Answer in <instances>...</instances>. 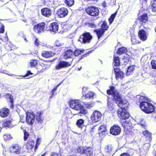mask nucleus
Segmentation results:
<instances>
[{"label": "nucleus", "mask_w": 156, "mask_h": 156, "mask_svg": "<svg viewBox=\"0 0 156 156\" xmlns=\"http://www.w3.org/2000/svg\"><path fill=\"white\" fill-rule=\"evenodd\" d=\"M146 141L150 142L151 140V133L148 131L146 130L142 132Z\"/></svg>", "instance_id": "nucleus-19"}, {"label": "nucleus", "mask_w": 156, "mask_h": 156, "mask_svg": "<svg viewBox=\"0 0 156 156\" xmlns=\"http://www.w3.org/2000/svg\"><path fill=\"white\" fill-rule=\"evenodd\" d=\"M3 138L4 140H9L12 138L10 134H5L3 136Z\"/></svg>", "instance_id": "nucleus-44"}, {"label": "nucleus", "mask_w": 156, "mask_h": 156, "mask_svg": "<svg viewBox=\"0 0 156 156\" xmlns=\"http://www.w3.org/2000/svg\"><path fill=\"white\" fill-rule=\"evenodd\" d=\"M34 146V142L32 140L28 141L26 145V148L28 150L32 149Z\"/></svg>", "instance_id": "nucleus-24"}, {"label": "nucleus", "mask_w": 156, "mask_h": 156, "mask_svg": "<svg viewBox=\"0 0 156 156\" xmlns=\"http://www.w3.org/2000/svg\"><path fill=\"white\" fill-rule=\"evenodd\" d=\"M50 67L49 64L46 63H41L38 64L36 66V68L37 70L38 73L43 72L45 69L48 68Z\"/></svg>", "instance_id": "nucleus-10"}, {"label": "nucleus", "mask_w": 156, "mask_h": 156, "mask_svg": "<svg viewBox=\"0 0 156 156\" xmlns=\"http://www.w3.org/2000/svg\"><path fill=\"white\" fill-rule=\"evenodd\" d=\"M88 87H83L82 88L83 94H84V93L87 90Z\"/></svg>", "instance_id": "nucleus-57"}, {"label": "nucleus", "mask_w": 156, "mask_h": 156, "mask_svg": "<svg viewBox=\"0 0 156 156\" xmlns=\"http://www.w3.org/2000/svg\"><path fill=\"white\" fill-rule=\"evenodd\" d=\"M80 110V113L81 114H85L87 112V111L84 109L83 106L82 107Z\"/></svg>", "instance_id": "nucleus-48"}, {"label": "nucleus", "mask_w": 156, "mask_h": 156, "mask_svg": "<svg viewBox=\"0 0 156 156\" xmlns=\"http://www.w3.org/2000/svg\"><path fill=\"white\" fill-rule=\"evenodd\" d=\"M101 116L102 114L100 112L95 111L93 112L90 118L93 122H95L99 121Z\"/></svg>", "instance_id": "nucleus-9"}, {"label": "nucleus", "mask_w": 156, "mask_h": 156, "mask_svg": "<svg viewBox=\"0 0 156 156\" xmlns=\"http://www.w3.org/2000/svg\"><path fill=\"white\" fill-rule=\"evenodd\" d=\"M40 43V41L37 39H36V40L34 41V44L35 45L37 46H38Z\"/></svg>", "instance_id": "nucleus-58"}, {"label": "nucleus", "mask_w": 156, "mask_h": 156, "mask_svg": "<svg viewBox=\"0 0 156 156\" xmlns=\"http://www.w3.org/2000/svg\"><path fill=\"white\" fill-rule=\"evenodd\" d=\"M86 105L88 108H90L91 107H92L93 106V105L92 104H86Z\"/></svg>", "instance_id": "nucleus-63"}, {"label": "nucleus", "mask_w": 156, "mask_h": 156, "mask_svg": "<svg viewBox=\"0 0 156 156\" xmlns=\"http://www.w3.org/2000/svg\"><path fill=\"white\" fill-rule=\"evenodd\" d=\"M24 140H26L29 136V133L26 131L24 130Z\"/></svg>", "instance_id": "nucleus-49"}, {"label": "nucleus", "mask_w": 156, "mask_h": 156, "mask_svg": "<svg viewBox=\"0 0 156 156\" xmlns=\"http://www.w3.org/2000/svg\"><path fill=\"white\" fill-rule=\"evenodd\" d=\"M5 98L7 100L10 101V107L11 108H13L14 107L13 96L10 94H8L6 95Z\"/></svg>", "instance_id": "nucleus-27"}, {"label": "nucleus", "mask_w": 156, "mask_h": 156, "mask_svg": "<svg viewBox=\"0 0 156 156\" xmlns=\"http://www.w3.org/2000/svg\"><path fill=\"white\" fill-rule=\"evenodd\" d=\"M84 148H83V147H78L77 149V151L78 152H79L81 154H83L84 153Z\"/></svg>", "instance_id": "nucleus-51"}, {"label": "nucleus", "mask_w": 156, "mask_h": 156, "mask_svg": "<svg viewBox=\"0 0 156 156\" xmlns=\"http://www.w3.org/2000/svg\"><path fill=\"white\" fill-rule=\"evenodd\" d=\"M137 37L135 36H132L131 39V42L133 44H136L139 43V42L137 40Z\"/></svg>", "instance_id": "nucleus-37"}, {"label": "nucleus", "mask_w": 156, "mask_h": 156, "mask_svg": "<svg viewBox=\"0 0 156 156\" xmlns=\"http://www.w3.org/2000/svg\"><path fill=\"white\" fill-rule=\"evenodd\" d=\"M151 8L153 12H155L156 11V4L154 3H152L151 6Z\"/></svg>", "instance_id": "nucleus-50"}, {"label": "nucleus", "mask_w": 156, "mask_h": 156, "mask_svg": "<svg viewBox=\"0 0 156 156\" xmlns=\"http://www.w3.org/2000/svg\"><path fill=\"white\" fill-rule=\"evenodd\" d=\"M120 156H130V154L128 153H122Z\"/></svg>", "instance_id": "nucleus-62"}, {"label": "nucleus", "mask_w": 156, "mask_h": 156, "mask_svg": "<svg viewBox=\"0 0 156 156\" xmlns=\"http://www.w3.org/2000/svg\"><path fill=\"white\" fill-rule=\"evenodd\" d=\"M108 106L109 109L112 110L113 109V101L110 98L108 99Z\"/></svg>", "instance_id": "nucleus-31"}, {"label": "nucleus", "mask_w": 156, "mask_h": 156, "mask_svg": "<svg viewBox=\"0 0 156 156\" xmlns=\"http://www.w3.org/2000/svg\"><path fill=\"white\" fill-rule=\"evenodd\" d=\"M70 107L76 110H79L82 107L77 100H71L69 102Z\"/></svg>", "instance_id": "nucleus-8"}, {"label": "nucleus", "mask_w": 156, "mask_h": 156, "mask_svg": "<svg viewBox=\"0 0 156 156\" xmlns=\"http://www.w3.org/2000/svg\"><path fill=\"white\" fill-rule=\"evenodd\" d=\"M151 64L152 68L156 70V60H152Z\"/></svg>", "instance_id": "nucleus-45"}, {"label": "nucleus", "mask_w": 156, "mask_h": 156, "mask_svg": "<svg viewBox=\"0 0 156 156\" xmlns=\"http://www.w3.org/2000/svg\"><path fill=\"white\" fill-rule=\"evenodd\" d=\"M65 3L68 5L71 6L74 3V0H64Z\"/></svg>", "instance_id": "nucleus-39"}, {"label": "nucleus", "mask_w": 156, "mask_h": 156, "mask_svg": "<svg viewBox=\"0 0 156 156\" xmlns=\"http://www.w3.org/2000/svg\"><path fill=\"white\" fill-rule=\"evenodd\" d=\"M55 44L58 47L62 46L63 45V43L61 41L57 40L55 41Z\"/></svg>", "instance_id": "nucleus-43"}, {"label": "nucleus", "mask_w": 156, "mask_h": 156, "mask_svg": "<svg viewBox=\"0 0 156 156\" xmlns=\"http://www.w3.org/2000/svg\"><path fill=\"white\" fill-rule=\"evenodd\" d=\"M84 123V121L83 119L78 120L76 122V125L79 128H81Z\"/></svg>", "instance_id": "nucleus-36"}, {"label": "nucleus", "mask_w": 156, "mask_h": 156, "mask_svg": "<svg viewBox=\"0 0 156 156\" xmlns=\"http://www.w3.org/2000/svg\"><path fill=\"white\" fill-rule=\"evenodd\" d=\"M11 121L10 120H6L5 122L4 125L5 126L10 127L11 126Z\"/></svg>", "instance_id": "nucleus-42"}, {"label": "nucleus", "mask_w": 156, "mask_h": 156, "mask_svg": "<svg viewBox=\"0 0 156 156\" xmlns=\"http://www.w3.org/2000/svg\"><path fill=\"white\" fill-rule=\"evenodd\" d=\"M139 99L140 101H149V100L148 99L146 98L143 96H140L139 97Z\"/></svg>", "instance_id": "nucleus-53"}, {"label": "nucleus", "mask_w": 156, "mask_h": 156, "mask_svg": "<svg viewBox=\"0 0 156 156\" xmlns=\"http://www.w3.org/2000/svg\"><path fill=\"white\" fill-rule=\"evenodd\" d=\"M128 104L127 102V105L126 106H126L125 105H123L122 107H119L120 108L118 110V115L122 119H128L129 117V113L125 111V110L127 109Z\"/></svg>", "instance_id": "nucleus-3"}, {"label": "nucleus", "mask_w": 156, "mask_h": 156, "mask_svg": "<svg viewBox=\"0 0 156 156\" xmlns=\"http://www.w3.org/2000/svg\"><path fill=\"white\" fill-rule=\"evenodd\" d=\"M110 131L111 134L117 135L120 133L121 129L118 125H114L111 127Z\"/></svg>", "instance_id": "nucleus-12"}, {"label": "nucleus", "mask_w": 156, "mask_h": 156, "mask_svg": "<svg viewBox=\"0 0 156 156\" xmlns=\"http://www.w3.org/2000/svg\"><path fill=\"white\" fill-rule=\"evenodd\" d=\"M107 92L108 94L113 95V99L119 107H122L123 105H125L126 106L127 105V101L125 100H122L119 94L115 89L114 87H111L110 89L108 90Z\"/></svg>", "instance_id": "nucleus-1"}, {"label": "nucleus", "mask_w": 156, "mask_h": 156, "mask_svg": "<svg viewBox=\"0 0 156 156\" xmlns=\"http://www.w3.org/2000/svg\"><path fill=\"white\" fill-rule=\"evenodd\" d=\"M120 64V61L119 57H114V67L116 68L115 66H118Z\"/></svg>", "instance_id": "nucleus-34"}, {"label": "nucleus", "mask_w": 156, "mask_h": 156, "mask_svg": "<svg viewBox=\"0 0 156 156\" xmlns=\"http://www.w3.org/2000/svg\"><path fill=\"white\" fill-rule=\"evenodd\" d=\"M114 71L117 80H119V79H122L124 78V73L120 71L119 68L114 67Z\"/></svg>", "instance_id": "nucleus-15"}, {"label": "nucleus", "mask_w": 156, "mask_h": 156, "mask_svg": "<svg viewBox=\"0 0 156 156\" xmlns=\"http://www.w3.org/2000/svg\"><path fill=\"white\" fill-rule=\"evenodd\" d=\"M108 26L107 25V24L105 22H104L101 26V29L103 30L104 31H105V30H107L108 29Z\"/></svg>", "instance_id": "nucleus-38"}, {"label": "nucleus", "mask_w": 156, "mask_h": 156, "mask_svg": "<svg viewBox=\"0 0 156 156\" xmlns=\"http://www.w3.org/2000/svg\"><path fill=\"white\" fill-rule=\"evenodd\" d=\"M68 12V11L67 9L65 8H62L58 10L57 14L60 17L62 18L66 16Z\"/></svg>", "instance_id": "nucleus-13"}, {"label": "nucleus", "mask_w": 156, "mask_h": 156, "mask_svg": "<svg viewBox=\"0 0 156 156\" xmlns=\"http://www.w3.org/2000/svg\"><path fill=\"white\" fill-rule=\"evenodd\" d=\"M138 36L141 40L143 41H146L147 39V34L143 30H140L138 32Z\"/></svg>", "instance_id": "nucleus-17"}, {"label": "nucleus", "mask_w": 156, "mask_h": 156, "mask_svg": "<svg viewBox=\"0 0 156 156\" xmlns=\"http://www.w3.org/2000/svg\"><path fill=\"white\" fill-rule=\"evenodd\" d=\"M148 102L143 101L140 103L141 109L147 114L151 113L154 111V108L153 105Z\"/></svg>", "instance_id": "nucleus-2"}, {"label": "nucleus", "mask_w": 156, "mask_h": 156, "mask_svg": "<svg viewBox=\"0 0 156 156\" xmlns=\"http://www.w3.org/2000/svg\"><path fill=\"white\" fill-rule=\"evenodd\" d=\"M127 51V49L125 47H122L120 48L117 51L118 54L121 55L123 53H125Z\"/></svg>", "instance_id": "nucleus-35"}, {"label": "nucleus", "mask_w": 156, "mask_h": 156, "mask_svg": "<svg viewBox=\"0 0 156 156\" xmlns=\"http://www.w3.org/2000/svg\"><path fill=\"white\" fill-rule=\"evenodd\" d=\"M51 10L47 8H44L41 10V14L44 16H49L51 15Z\"/></svg>", "instance_id": "nucleus-20"}, {"label": "nucleus", "mask_w": 156, "mask_h": 156, "mask_svg": "<svg viewBox=\"0 0 156 156\" xmlns=\"http://www.w3.org/2000/svg\"><path fill=\"white\" fill-rule=\"evenodd\" d=\"M18 36L20 37H24V34L23 33V32L22 31L20 32L18 34Z\"/></svg>", "instance_id": "nucleus-61"}, {"label": "nucleus", "mask_w": 156, "mask_h": 156, "mask_svg": "<svg viewBox=\"0 0 156 156\" xmlns=\"http://www.w3.org/2000/svg\"><path fill=\"white\" fill-rule=\"evenodd\" d=\"M73 52L71 50L66 51L65 52L64 55V58L67 59L68 58H71V56L73 55Z\"/></svg>", "instance_id": "nucleus-28"}, {"label": "nucleus", "mask_w": 156, "mask_h": 156, "mask_svg": "<svg viewBox=\"0 0 156 156\" xmlns=\"http://www.w3.org/2000/svg\"><path fill=\"white\" fill-rule=\"evenodd\" d=\"M26 122L30 125L32 124L34 122L35 115L34 113L31 111L26 112Z\"/></svg>", "instance_id": "nucleus-7"}, {"label": "nucleus", "mask_w": 156, "mask_h": 156, "mask_svg": "<svg viewBox=\"0 0 156 156\" xmlns=\"http://www.w3.org/2000/svg\"><path fill=\"white\" fill-rule=\"evenodd\" d=\"M147 14H144L139 18L140 22L146 23L147 21Z\"/></svg>", "instance_id": "nucleus-33"}, {"label": "nucleus", "mask_w": 156, "mask_h": 156, "mask_svg": "<svg viewBox=\"0 0 156 156\" xmlns=\"http://www.w3.org/2000/svg\"><path fill=\"white\" fill-rule=\"evenodd\" d=\"M117 12H116L115 13L112 15L110 17V18H112L113 20H114L115 16Z\"/></svg>", "instance_id": "nucleus-64"}, {"label": "nucleus", "mask_w": 156, "mask_h": 156, "mask_svg": "<svg viewBox=\"0 0 156 156\" xmlns=\"http://www.w3.org/2000/svg\"><path fill=\"white\" fill-rule=\"evenodd\" d=\"M38 64L37 61V60H32L30 61V65L31 67H35Z\"/></svg>", "instance_id": "nucleus-40"}, {"label": "nucleus", "mask_w": 156, "mask_h": 156, "mask_svg": "<svg viewBox=\"0 0 156 156\" xmlns=\"http://www.w3.org/2000/svg\"><path fill=\"white\" fill-rule=\"evenodd\" d=\"M124 124H122V126L125 128H126V127L128 126H130V124H131V123L129 121H125L124 122Z\"/></svg>", "instance_id": "nucleus-52"}, {"label": "nucleus", "mask_w": 156, "mask_h": 156, "mask_svg": "<svg viewBox=\"0 0 156 156\" xmlns=\"http://www.w3.org/2000/svg\"><path fill=\"white\" fill-rule=\"evenodd\" d=\"M88 26L91 28H95L96 26L94 22L89 23H88Z\"/></svg>", "instance_id": "nucleus-54"}, {"label": "nucleus", "mask_w": 156, "mask_h": 156, "mask_svg": "<svg viewBox=\"0 0 156 156\" xmlns=\"http://www.w3.org/2000/svg\"><path fill=\"white\" fill-rule=\"evenodd\" d=\"M4 31V27L2 25L0 29V33H3Z\"/></svg>", "instance_id": "nucleus-60"}, {"label": "nucleus", "mask_w": 156, "mask_h": 156, "mask_svg": "<svg viewBox=\"0 0 156 156\" xmlns=\"http://www.w3.org/2000/svg\"><path fill=\"white\" fill-rule=\"evenodd\" d=\"M55 53L51 51H44L42 52V56L45 58H49L53 56Z\"/></svg>", "instance_id": "nucleus-21"}, {"label": "nucleus", "mask_w": 156, "mask_h": 156, "mask_svg": "<svg viewBox=\"0 0 156 156\" xmlns=\"http://www.w3.org/2000/svg\"><path fill=\"white\" fill-rule=\"evenodd\" d=\"M43 114L41 112H38L36 114V120L39 122L41 123L43 120V118L42 117Z\"/></svg>", "instance_id": "nucleus-29"}, {"label": "nucleus", "mask_w": 156, "mask_h": 156, "mask_svg": "<svg viewBox=\"0 0 156 156\" xmlns=\"http://www.w3.org/2000/svg\"><path fill=\"white\" fill-rule=\"evenodd\" d=\"M21 149L20 147L18 145L16 144L11 147L10 150L12 153H15L16 154H19Z\"/></svg>", "instance_id": "nucleus-18"}, {"label": "nucleus", "mask_w": 156, "mask_h": 156, "mask_svg": "<svg viewBox=\"0 0 156 156\" xmlns=\"http://www.w3.org/2000/svg\"><path fill=\"white\" fill-rule=\"evenodd\" d=\"M8 37L7 36V35H6L5 36V37L4 38L2 39V41L4 42H5L7 41H8Z\"/></svg>", "instance_id": "nucleus-59"}, {"label": "nucleus", "mask_w": 156, "mask_h": 156, "mask_svg": "<svg viewBox=\"0 0 156 156\" xmlns=\"http://www.w3.org/2000/svg\"><path fill=\"white\" fill-rule=\"evenodd\" d=\"M45 23L41 22L35 25L34 27V30L36 33H40L43 32L45 30Z\"/></svg>", "instance_id": "nucleus-6"}, {"label": "nucleus", "mask_w": 156, "mask_h": 156, "mask_svg": "<svg viewBox=\"0 0 156 156\" xmlns=\"http://www.w3.org/2000/svg\"><path fill=\"white\" fill-rule=\"evenodd\" d=\"M135 69V66L133 65L129 66L126 72V75H129L131 74Z\"/></svg>", "instance_id": "nucleus-32"}, {"label": "nucleus", "mask_w": 156, "mask_h": 156, "mask_svg": "<svg viewBox=\"0 0 156 156\" xmlns=\"http://www.w3.org/2000/svg\"><path fill=\"white\" fill-rule=\"evenodd\" d=\"M71 62H68L66 61H61L58 64L55 66V69L58 70L64 68H66L70 66Z\"/></svg>", "instance_id": "nucleus-11"}, {"label": "nucleus", "mask_w": 156, "mask_h": 156, "mask_svg": "<svg viewBox=\"0 0 156 156\" xmlns=\"http://www.w3.org/2000/svg\"><path fill=\"white\" fill-rule=\"evenodd\" d=\"M13 44L10 42L7 43L5 45V47L8 50H11Z\"/></svg>", "instance_id": "nucleus-41"}, {"label": "nucleus", "mask_w": 156, "mask_h": 156, "mask_svg": "<svg viewBox=\"0 0 156 156\" xmlns=\"http://www.w3.org/2000/svg\"><path fill=\"white\" fill-rule=\"evenodd\" d=\"M83 96L87 98H94L96 97V94L94 92L91 91L88 92L85 94H83Z\"/></svg>", "instance_id": "nucleus-26"}, {"label": "nucleus", "mask_w": 156, "mask_h": 156, "mask_svg": "<svg viewBox=\"0 0 156 156\" xmlns=\"http://www.w3.org/2000/svg\"><path fill=\"white\" fill-rule=\"evenodd\" d=\"M58 29V25L56 23L51 24L50 26V30L51 32H56Z\"/></svg>", "instance_id": "nucleus-22"}, {"label": "nucleus", "mask_w": 156, "mask_h": 156, "mask_svg": "<svg viewBox=\"0 0 156 156\" xmlns=\"http://www.w3.org/2000/svg\"><path fill=\"white\" fill-rule=\"evenodd\" d=\"M94 31L96 33L97 36L99 39L100 38L105 32V31L103 30H102L101 29L94 30Z\"/></svg>", "instance_id": "nucleus-30"}, {"label": "nucleus", "mask_w": 156, "mask_h": 156, "mask_svg": "<svg viewBox=\"0 0 156 156\" xmlns=\"http://www.w3.org/2000/svg\"><path fill=\"white\" fill-rule=\"evenodd\" d=\"M83 155L84 156H89L92 154V149L90 147H87L84 148V150Z\"/></svg>", "instance_id": "nucleus-23"}, {"label": "nucleus", "mask_w": 156, "mask_h": 156, "mask_svg": "<svg viewBox=\"0 0 156 156\" xmlns=\"http://www.w3.org/2000/svg\"><path fill=\"white\" fill-rule=\"evenodd\" d=\"M92 38V36L89 33H86L80 36L78 41L82 43L85 44L89 43Z\"/></svg>", "instance_id": "nucleus-4"}, {"label": "nucleus", "mask_w": 156, "mask_h": 156, "mask_svg": "<svg viewBox=\"0 0 156 156\" xmlns=\"http://www.w3.org/2000/svg\"><path fill=\"white\" fill-rule=\"evenodd\" d=\"M9 110L8 108H1L0 109V116L2 118H5L9 115Z\"/></svg>", "instance_id": "nucleus-16"}, {"label": "nucleus", "mask_w": 156, "mask_h": 156, "mask_svg": "<svg viewBox=\"0 0 156 156\" xmlns=\"http://www.w3.org/2000/svg\"><path fill=\"white\" fill-rule=\"evenodd\" d=\"M33 74V73H31L30 71H28L26 74L23 76H22L23 77H25L30 75Z\"/></svg>", "instance_id": "nucleus-56"}, {"label": "nucleus", "mask_w": 156, "mask_h": 156, "mask_svg": "<svg viewBox=\"0 0 156 156\" xmlns=\"http://www.w3.org/2000/svg\"><path fill=\"white\" fill-rule=\"evenodd\" d=\"M86 11L88 14L92 16H96L98 15L99 13L98 8L94 6L87 8L86 9Z\"/></svg>", "instance_id": "nucleus-5"}, {"label": "nucleus", "mask_w": 156, "mask_h": 156, "mask_svg": "<svg viewBox=\"0 0 156 156\" xmlns=\"http://www.w3.org/2000/svg\"><path fill=\"white\" fill-rule=\"evenodd\" d=\"M60 84H58L57 85L56 87L53 89L52 90V94L51 96L50 97V98H51L52 97L54 96V94L56 90H57L58 87L60 85Z\"/></svg>", "instance_id": "nucleus-47"}, {"label": "nucleus", "mask_w": 156, "mask_h": 156, "mask_svg": "<svg viewBox=\"0 0 156 156\" xmlns=\"http://www.w3.org/2000/svg\"><path fill=\"white\" fill-rule=\"evenodd\" d=\"M104 151L107 155L109 156H112L115 152L113 148L110 145L106 146L105 147Z\"/></svg>", "instance_id": "nucleus-14"}, {"label": "nucleus", "mask_w": 156, "mask_h": 156, "mask_svg": "<svg viewBox=\"0 0 156 156\" xmlns=\"http://www.w3.org/2000/svg\"><path fill=\"white\" fill-rule=\"evenodd\" d=\"M99 133L101 135V134L103 135L105 134V132L107 131L106 126L105 125H101L98 128Z\"/></svg>", "instance_id": "nucleus-25"}, {"label": "nucleus", "mask_w": 156, "mask_h": 156, "mask_svg": "<svg viewBox=\"0 0 156 156\" xmlns=\"http://www.w3.org/2000/svg\"><path fill=\"white\" fill-rule=\"evenodd\" d=\"M84 50H79L78 49L75 50L74 51V55L75 56H78L80 54L81 52H82Z\"/></svg>", "instance_id": "nucleus-46"}, {"label": "nucleus", "mask_w": 156, "mask_h": 156, "mask_svg": "<svg viewBox=\"0 0 156 156\" xmlns=\"http://www.w3.org/2000/svg\"><path fill=\"white\" fill-rule=\"evenodd\" d=\"M40 140H41L40 138H38L37 139V140L36 141V144L35 147V149H37V147L38 145L39 144V143L40 142Z\"/></svg>", "instance_id": "nucleus-55"}]
</instances>
